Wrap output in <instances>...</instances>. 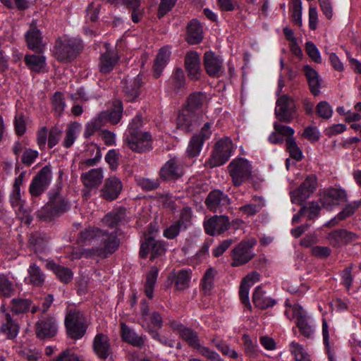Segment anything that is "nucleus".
I'll use <instances>...</instances> for the list:
<instances>
[{"instance_id":"f257e3e1","label":"nucleus","mask_w":361,"mask_h":361,"mask_svg":"<svg viewBox=\"0 0 361 361\" xmlns=\"http://www.w3.org/2000/svg\"><path fill=\"white\" fill-rule=\"evenodd\" d=\"M48 197V202L35 213L39 221L50 222L71 209V202L67 195L62 192L61 186L49 190Z\"/></svg>"},{"instance_id":"f03ea898","label":"nucleus","mask_w":361,"mask_h":361,"mask_svg":"<svg viewBox=\"0 0 361 361\" xmlns=\"http://www.w3.org/2000/svg\"><path fill=\"white\" fill-rule=\"evenodd\" d=\"M82 49L80 39L62 37L56 40L53 54L59 61L69 63L77 57Z\"/></svg>"},{"instance_id":"7ed1b4c3","label":"nucleus","mask_w":361,"mask_h":361,"mask_svg":"<svg viewBox=\"0 0 361 361\" xmlns=\"http://www.w3.org/2000/svg\"><path fill=\"white\" fill-rule=\"evenodd\" d=\"M228 171L235 187H239L252 178V166L244 158L233 159L228 166Z\"/></svg>"},{"instance_id":"20e7f679","label":"nucleus","mask_w":361,"mask_h":361,"mask_svg":"<svg viewBox=\"0 0 361 361\" xmlns=\"http://www.w3.org/2000/svg\"><path fill=\"white\" fill-rule=\"evenodd\" d=\"M65 326L68 336L75 340L81 338L87 328L84 314L76 309L68 312L65 317Z\"/></svg>"},{"instance_id":"39448f33","label":"nucleus","mask_w":361,"mask_h":361,"mask_svg":"<svg viewBox=\"0 0 361 361\" xmlns=\"http://www.w3.org/2000/svg\"><path fill=\"white\" fill-rule=\"evenodd\" d=\"M52 178L51 168L49 165L42 167L33 177L29 186L32 198L40 197L49 186Z\"/></svg>"},{"instance_id":"423d86ee","label":"nucleus","mask_w":361,"mask_h":361,"mask_svg":"<svg viewBox=\"0 0 361 361\" xmlns=\"http://www.w3.org/2000/svg\"><path fill=\"white\" fill-rule=\"evenodd\" d=\"M124 144L132 151L143 153L152 149V138L150 133H139L138 134H126Z\"/></svg>"},{"instance_id":"0eeeda50","label":"nucleus","mask_w":361,"mask_h":361,"mask_svg":"<svg viewBox=\"0 0 361 361\" xmlns=\"http://www.w3.org/2000/svg\"><path fill=\"white\" fill-rule=\"evenodd\" d=\"M317 178L314 174L308 175L300 185L290 192L291 202L300 204L316 190Z\"/></svg>"},{"instance_id":"6e6552de","label":"nucleus","mask_w":361,"mask_h":361,"mask_svg":"<svg viewBox=\"0 0 361 361\" xmlns=\"http://www.w3.org/2000/svg\"><path fill=\"white\" fill-rule=\"evenodd\" d=\"M295 102L288 95L283 94L277 99L275 115L281 122L290 123L295 117Z\"/></svg>"},{"instance_id":"1a4fd4ad","label":"nucleus","mask_w":361,"mask_h":361,"mask_svg":"<svg viewBox=\"0 0 361 361\" xmlns=\"http://www.w3.org/2000/svg\"><path fill=\"white\" fill-rule=\"evenodd\" d=\"M233 149V142L229 137L219 140L215 145V149L210 159L212 166H219L226 163L231 157Z\"/></svg>"},{"instance_id":"9d476101","label":"nucleus","mask_w":361,"mask_h":361,"mask_svg":"<svg viewBox=\"0 0 361 361\" xmlns=\"http://www.w3.org/2000/svg\"><path fill=\"white\" fill-rule=\"evenodd\" d=\"M255 245L254 240L240 242L232 250L231 266L233 267H239L247 264L255 256L252 252V247Z\"/></svg>"},{"instance_id":"9b49d317","label":"nucleus","mask_w":361,"mask_h":361,"mask_svg":"<svg viewBox=\"0 0 361 361\" xmlns=\"http://www.w3.org/2000/svg\"><path fill=\"white\" fill-rule=\"evenodd\" d=\"M123 93L127 102H134L140 94L143 84L142 75L138 74L128 75L123 80Z\"/></svg>"},{"instance_id":"f8f14e48","label":"nucleus","mask_w":361,"mask_h":361,"mask_svg":"<svg viewBox=\"0 0 361 361\" xmlns=\"http://www.w3.org/2000/svg\"><path fill=\"white\" fill-rule=\"evenodd\" d=\"M99 238H101V244L97 249V254L102 258H106L115 252L120 245L116 231L109 233L102 230V234L99 235Z\"/></svg>"},{"instance_id":"ddd939ff","label":"nucleus","mask_w":361,"mask_h":361,"mask_svg":"<svg viewBox=\"0 0 361 361\" xmlns=\"http://www.w3.org/2000/svg\"><path fill=\"white\" fill-rule=\"evenodd\" d=\"M203 63L207 73L210 77L219 78L224 74L223 60L214 52L206 51L204 54Z\"/></svg>"},{"instance_id":"4468645a","label":"nucleus","mask_w":361,"mask_h":361,"mask_svg":"<svg viewBox=\"0 0 361 361\" xmlns=\"http://www.w3.org/2000/svg\"><path fill=\"white\" fill-rule=\"evenodd\" d=\"M57 330L56 319L51 315L42 317L36 323L35 333L37 336L41 339L54 337L56 334Z\"/></svg>"},{"instance_id":"2eb2a0df","label":"nucleus","mask_w":361,"mask_h":361,"mask_svg":"<svg viewBox=\"0 0 361 361\" xmlns=\"http://www.w3.org/2000/svg\"><path fill=\"white\" fill-rule=\"evenodd\" d=\"M122 188L121 180L116 176H111L105 180L99 191V196L106 201L111 202L118 197Z\"/></svg>"},{"instance_id":"dca6fc26","label":"nucleus","mask_w":361,"mask_h":361,"mask_svg":"<svg viewBox=\"0 0 361 361\" xmlns=\"http://www.w3.org/2000/svg\"><path fill=\"white\" fill-rule=\"evenodd\" d=\"M183 166L180 159L173 157L161 168L159 176L164 180H176L183 175Z\"/></svg>"},{"instance_id":"f3484780","label":"nucleus","mask_w":361,"mask_h":361,"mask_svg":"<svg viewBox=\"0 0 361 361\" xmlns=\"http://www.w3.org/2000/svg\"><path fill=\"white\" fill-rule=\"evenodd\" d=\"M184 66L190 80H199L200 79L202 75L200 58L197 51H189L186 53Z\"/></svg>"},{"instance_id":"a211bd4d","label":"nucleus","mask_w":361,"mask_h":361,"mask_svg":"<svg viewBox=\"0 0 361 361\" xmlns=\"http://www.w3.org/2000/svg\"><path fill=\"white\" fill-rule=\"evenodd\" d=\"M165 251L166 249L162 242L157 240L152 237H148L141 244L139 255L141 258H145L150 252V260L153 261L157 257L162 255Z\"/></svg>"},{"instance_id":"6ab92c4d","label":"nucleus","mask_w":361,"mask_h":361,"mask_svg":"<svg viewBox=\"0 0 361 361\" xmlns=\"http://www.w3.org/2000/svg\"><path fill=\"white\" fill-rule=\"evenodd\" d=\"M229 225V219L224 215L214 216L204 222L206 233L212 236L223 233L228 230Z\"/></svg>"},{"instance_id":"aec40b11","label":"nucleus","mask_w":361,"mask_h":361,"mask_svg":"<svg viewBox=\"0 0 361 361\" xmlns=\"http://www.w3.org/2000/svg\"><path fill=\"white\" fill-rule=\"evenodd\" d=\"M123 106L121 100H114L112 104V109L100 112L97 118L103 126L107 123L116 125L123 116Z\"/></svg>"},{"instance_id":"412c9836","label":"nucleus","mask_w":361,"mask_h":361,"mask_svg":"<svg viewBox=\"0 0 361 361\" xmlns=\"http://www.w3.org/2000/svg\"><path fill=\"white\" fill-rule=\"evenodd\" d=\"M347 202V194L345 190L331 188L324 192L321 203L322 207L328 210L332 209L333 207L338 205L340 202Z\"/></svg>"},{"instance_id":"4be33fe9","label":"nucleus","mask_w":361,"mask_h":361,"mask_svg":"<svg viewBox=\"0 0 361 361\" xmlns=\"http://www.w3.org/2000/svg\"><path fill=\"white\" fill-rule=\"evenodd\" d=\"M205 204L207 208L214 212H221L224 207L230 204V199L220 190H213L210 192L206 198Z\"/></svg>"},{"instance_id":"5701e85b","label":"nucleus","mask_w":361,"mask_h":361,"mask_svg":"<svg viewBox=\"0 0 361 361\" xmlns=\"http://www.w3.org/2000/svg\"><path fill=\"white\" fill-rule=\"evenodd\" d=\"M25 37L27 47L30 49L38 54L44 51V44L43 43L42 33L37 27L31 25Z\"/></svg>"},{"instance_id":"b1692460","label":"nucleus","mask_w":361,"mask_h":361,"mask_svg":"<svg viewBox=\"0 0 361 361\" xmlns=\"http://www.w3.org/2000/svg\"><path fill=\"white\" fill-rule=\"evenodd\" d=\"M293 314L297 318L296 324L300 332L306 338H312L314 334L313 327L309 324L307 316L302 307L294 305Z\"/></svg>"},{"instance_id":"393cba45","label":"nucleus","mask_w":361,"mask_h":361,"mask_svg":"<svg viewBox=\"0 0 361 361\" xmlns=\"http://www.w3.org/2000/svg\"><path fill=\"white\" fill-rule=\"evenodd\" d=\"M93 350L99 359L106 360L111 353L108 336L104 334H97L93 341Z\"/></svg>"},{"instance_id":"a878e982","label":"nucleus","mask_w":361,"mask_h":361,"mask_svg":"<svg viewBox=\"0 0 361 361\" xmlns=\"http://www.w3.org/2000/svg\"><path fill=\"white\" fill-rule=\"evenodd\" d=\"M0 311L4 314V322L1 326V332L4 333L8 339L16 338L19 331L18 324L12 319L10 313L6 312L5 305H1Z\"/></svg>"},{"instance_id":"bb28decb","label":"nucleus","mask_w":361,"mask_h":361,"mask_svg":"<svg viewBox=\"0 0 361 361\" xmlns=\"http://www.w3.org/2000/svg\"><path fill=\"white\" fill-rule=\"evenodd\" d=\"M104 176L102 168H96L82 173L80 179L84 186L89 190L97 188L102 182Z\"/></svg>"},{"instance_id":"cd10ccee","label":"nucleus","mask_w":361,"mask_h":361,"mask_svg":"<svg viewBox=\"0 0 361 361\" xmlns=\"http://www.w3.org/2000/svg\"><path fill=\"white\" fill-rule=\"evenodd\" d=\"M121 335L123 341L135 347L142 348L145 345V336H139L124 323L121 324Z\"/></svg>"},{"instance_id":"c85d7f7f","label":"nucleus","mask_w":361,"mask_h":361,"mask_svg":"<svg viewBox=\"0 0 361 361\" xmlns=\"http://www.w3.org/2000/svg\"><path fill=\"white\" fill-rule=\"evenodd\" d=\"M196 113L190 108L184 107L178 112L176 123L177 128L185 131H190L192 123L195 121Z\"/></svg>"},{"instance_id":"c756f323","label":"nucleus","mask_w":361,"mask_h":361,"mask_svg":"<svg viewBox=\"0 0 361 361\" xmlns=\"http://www.w3.org/2000/svg\"><path fill=\"white\" fill-rule=\"evenodd\" d=\"M202 39V27L197 20L192 19L187 25L185 39L190 44H197Z\"/></svg>"},{"instance_id":"7c9ffc66","label":"nucleus","mask_w":361,"mask_h":361,"mask_svg":"<svg viewBox=\"0 0 361 361\" xmlns=\"http://www.w3.org/2000/svg\"><path fill=\"white\" fill-rule=\"evenodd\" d=\"M119 57L117 54L107 51L99 57L98 67L102 74L110 73L118 63Z\"/></svg>"},{"instance_id":"2f4dec72","label":"nucleus","mask_w":361,"mask_h":361,"mask_svg":"<svg viewBox=\"0 0 361 361\" xmlns=\"http://www.w3.org/2000/svg\"><path fill=\"white\" fill-rule=\"evenodd\" d=\"M25 171H22L20 175L16 178L13 184V190L10 195V202L13 207H18L20 209L25 203V201L21 198L20 186L23 183V180L25 176Z\"/></svg>"},{"instance_id":"473e14b6","label":"nucleus","mask_w":361,"mask_h":361,"mask_svg":"<svg viewBox=\"0 0 361 361\" xmlns=\"http://www.w3.org/2000/svg\"><path fill=\"white\" fill-rule=\"evenodd\" d=\"M170 55L171 52L167 47H162L159 49L153 66L154 75L156 78L161 75L169 60Z\"/></svg>"},{"instance_id":"72a5a7b5","label":"nucleus","mask_w":361,"mask_h":361,"mask_svg":"<svg viewBox=\"0 0 361 361\" xmlns=\"http://www.w3.org/2000/svg\"><path fill=\"white\" fill-rule=\"evenodd\" d=\"M264 291L260 286L255 288L252 294V302L256 307L265 310L269 307H273L276 303V300L267 298L264 295Z\"/></svg>"},{"instance_id":"f704fd0d","label":"nucleus","mask_w":361,"mask_h":361,"mask_svg":"<svg viewBox=\"0 0 361 361\" xmlns=\"http://www.w3.org/2000/svg\"><path fill=\"white\" fill-rule=\"evenodd\" d=\"M177 330L179 332L180 336L190 346L196 348L200 347V343L198 337V334L190 328L184 326L183 325H178Z\"/></svg>"},{"instance_id":"c9c22d12","label":"nucleus","mask_w":361,"mask_h":361,"mask_svg":"<svg viewBox=\"0 0 361 361\" xmlns=\"http://www.w3.org/2000/svg\"><path fill=\"white\" fill-rule=\"evenodd\" d=\"M126 216V209L124 207H118L107 214L103 221L110 228H114L121 224Z\"/></svg>"},{"instance_id":"e433bc0d","label":"nucleus","mask_w":361,"mask_h":361,"mask_svg":"<svg viewBox=\"0 0 361 361\" xmlns=\"http://www.w3.org/2000/svg\"><path fill=\"white\" fill-rule=\"evenodd\" d=\"M47 267L54 271L62 283H68L72 281L73 274L69 268L57 264L54 262H48Z\"/></svg>"},{"instance_id":"4c0bfd02","label":"nucleus","mask_w":361,"mask_h":361,"mask_svg":"<svg viewBox=\"0 0 361 361\" xmlns=\"http://www.w3.org/2000/svg\"><path fill=\"white\" fill-rule=\"evenodd\" d=\"M47 241V237L44 233L35 232L30 235L28 240V246L35 252H42L46 247Z\"/></svg>"},{"instance_id":"58836bf2","label":"nucleus","mask_w":361,"mask_h":361,"mask_svg":"<svg viewBox=\"0 0 361 361\" xmlns=\"http://www.w3.org/2000/svg\"><path fill=\"white\" fill-rule=\"evenodd\" d=\"M329 238L338 243H348L357 240L358 236L355 233L345 229H337L329 233Z\"/></svg>"},{"instance_id":"ea45409f","label":"nucleus","mask_w":361,"mask_h":361,"mask_svg":"<svg viewBox=\"0 0 361 361\" xmlns=\"http://www.w3.org/2000/svg\"><path fill=\"white\" fill-rule=\"evenodd\" d=\"M28 271V280L30 283L35 286H41L45 281V275L36 264L30 265Z\"/></svg>"},{"instance_id":"a19ab883","label":"nucleus","mask_w":361,"mask_h":361,"mask_svg":"<svg viewBox=\"0 0 361 361\" xmlns=\"http://www.w3.org/2000/svg\"><path fill=\"white\" fill-rule=\"evenodd\" d=\"M32 303L30 299L16 298L11 301V310L16 314H25L30 310Z\"/></svg>"},{"instance_id":"79ce46f5","label":"nucleus","mask_w":361,"mask_h":361,"mask_svg":"<svg viewBox=\"0 0 361 361\" xmlns=\"http://www.w3.org/2000/svg\"><path fill=\"white\" fill-rule=\"evenodd\" d=\"M24 61L27 67L35 72H39L46 63V58L42 55H26Z\"/></svg>"},{"instance_id":"37998d69","label":"nucleus","mask_w":361,"mask_h":361,"mask_svg":"<svg viewBox=\"0 0 361 361\" xmlns=\"http://www.w3.org/2000/svg\"><path fill=\"white\" fill-rule=\"evenodd\" d=\"M159 270L156 267H151L146 276L145 283V293L149 299L153 298L154 287L157 282Z\"/></svg>"},{"instance_id":"c03bdc74","label":"nucleus","mask_w":361,"mask_h":361,"mask_svg":"<svg viewBox=\"0 0 361 361\" xmlns=\"http://www.w3.org/2000/svg\"><path fill=\"white\" fill-rule=\"evenodd\" d=\"M15 292L13 282L6 274L0 273V296L8 298L13 296Z\"/></svg>"},{"instance_id":"a18cd8bd","label":"nucleus","mask_w":361,"mask_h":361,"mask_svg":"<svg viewBox=\"0 0 361 361\" xmlns=\"http://www.w3.org/2000/svg\"><path fill=\"white\" fill-rule=\"evenodd\" d=\"M204 141H203V139L199 136V135H193L188 144V148H187V155L190 158H193L199 155L203 143Z\"/></svg>"},{"instance_id":"49530a36","label":"nucleus","mask_w":361,"mask_h":361,"mask_svg":"<svg viewBox=\"0 0 361 361\" xmlns=\"http://www.w3.org/2000/svg\"><path fill=\"white\" fill-rule=\"evenodd\" d=\"M171 82L173 90L176 92L184 88L185 85V76L182 68H176L174 70L171 77Z\"/></svg>"},{"instance_id":"de8ad7c7","label":"nucleus","mask_w":361,"mask_h":361,"mask_svg":"<svg viewBox=\"0 0 361 361\" xmlns=\"http://www.w3.org/2000/svg\"><path fill=\"white\" fill-rule=\"evenodd\" d=\"M286 147L290 157L297 161H300L303 159V154L298 147L294 137H286Z\"/></svg>"},{"instance_id":"09e8293b","label":"nucleus","mask_w":361,"mask_h":361,"mask_svg":"<svg viewBox=\"0 0 361 361\" xmlns=\"http://www.w3.org/2000/svg\"><path fill=\"white\" fill-rule=\"evenodd\" d=\"M102 234V230L97 228H88L80 231L78 235V241L81 243H87L94 238H99Z\"/></svg>"},{"instance_id":"8fccbe9b","label":"nucleus","mask_w":361,"mask_h":361,"mask_svg":"<svg viewBox=\"0 0 361 361\" xmlns=\"http://www.w3.org/2000/svg\"><path fill=\"white\" fill-rule=\"evenodd\" d=\"M190 281V272L188 270H180L174 276L173 283L178 290H183L188 287Z\"/></svg>"},{"instance_id":"3c124183","label":"nucleus","mask_w":361,"mask_h":361,"mask_svg":"<svg viewBox=\"0 0 361 361\" xmlns=\"http://www.w3.org/2000/svg\"><path fill=\"white\" fill-rule=\"evenodd\" d=\"M88 151H91L92 152L96 151V154L94 158L87 159L80 162L79 168L82 170H85L87 167L95 166L102 157L100 148L96 145L92 144L89 147Z\"/></svg>"},{"instance_id":"603ef678","label":"nucleus","mask_w":361,"mask_h":361,"mask_svg":"<svg viewBox=\"0 0 361 361\" xmlns=\"http://www.w3.org/2000/svg\"><path fill=\"white\" fill-rule=\"evenodd\" d=\"M216 271L213 268L208 269L202 279V287L205 294H209L214 286V279Z\"/></svg>"},{"instance_id":"864d4df0","label":"nucleus","mask_w":361,"mask_h":361,"mask_svg":"<svg viewBox=\"0 0 361 361\" xmlns=\"http://www.w3.org/2000/svg\"><path fill=\"white\" fill-rule=\"evenodd\" d=\"M51 106L55 113L60 116L66 106L65 99L63 93L56 92L51 99Z\"/></svg>"},{"instance_id":"5fc2aeb1","label":"nucleus","mask_w":361,"mask_h":361,"mask_svg":"<svg viewBox=\"0 0 361 361\" xmlns=\"http://www.w3.org/2000/svg\"><path fill=\"white\" fill-rule=\"evenodd\" d=\"M290 350L296 361H311L305 349L299 343L292 342L290 345Z\"/></svg>"},{"instance_id":"6e6d98bb","label":"nucleus","mask_w":361,"mask_h":361,"mask_svg":"<svg viewBox=\"0 0 361 361\" xmlns=\"http://www.w3.org/2000/svg\"><path fill=\"white\" fill-rule=\"evenodd\" d=\"M144 121L140 114H137L129 123L126 134H138L139 133H145L142 130L144 126Z\"/></svg>"},{"instance_id":"4d7b16f0","label":"nucleus","mask_w":361,"mask_h":361,"mask_svg":"<svg viewBox=\"0 0 361 361\" xmlns=\"http://www.w3.org/2000/svg\"><path fill=\"white\" fill-rule=\"evenodd\" d=\"M205 97L202 92H195L191 94L188 98V104L185 108H190L195 111V109L202 106Z\"/></svg>"},{"instance_id":"13d9d810","label":"nucleus","mask_w":361,"mask_h":361,"mask_svg":"<svg viewBox=\"0 0 361 361\" xmlns=\"http://www.w3.org/2000/svg\"><path fill=\"white\" fill-rule=\"evenodd\" d=\"M254 198L255 201L258 200L259 202L257 204H248L242 206L240 207V211L247 216L255 215L259 212L264 206L262 199L259 197H255Z\"/></svg>"},{"instance_id":"bf43d9fd","label":"nucleus","mask_w":361,"mask_h":361,"mask_svg":"<svg viewBox=\"0 0 361 361\" xmlns=\"http://www.w3.org/2000/svg\"><path fill=\"white\" fill-rule=\"evenodd\" d=\"M192 210L190 207H184L180 214V218L176 222L185 230L191 224L192 219Z\"/></svg>"},{"instance_id":"052dcab7","label":"nucleus","mask_w":361,"mask_h":361,"mask_svg":"<svg viewBox=\"0 0 361 361\" xmlns=\"http://www.w3.org/2000/svg\"><path fill=\"white\" fill-rule=\"evenodd\" d=\"M102 126H104L102 124L101 121L97 116L90 122L87 123L85 126L84 137L87 139L90 138V137L93 135L97 130H100Z\"/></svg>"},{"instance_id":"680f3d73","label":"nucleus","mask_w":361,"mask_h":361,"mask_svg":"<svg viewBox=\"0 0 361 361\" xmlns=\"http://www.w3.org/2000/svg\"><path fill=\"white\" fill-rule=\"evenodd\" d=\"M316 111L319 116L324 119L330 118L333 114L332 107L326 101H322L317 104L316 106Z\"/></svg>"},{"instance_id":"e2e57ef3","label":"nucleus","mask_w":361,"mask_h":361,"mask_svg":"<svg viewBox=\"0 0 361 361\" xmlns=\"http://www.w3.org/2000/svg\"><path fill=\"white\" fill-rule=\"evenodd\" d=\"M305 50L309 56V57L315 63H322V58L320 53L315 46V44L311 42L308 41L305 44Z\"/></svg>"},{"instance_id":"0e129e2a","label":"nucleus","mask_w":361,"mask_h":361,"mask_svg":"<svg viewBox=\"0 0 361 361\" xmlns=\"http://www.w3.org/2000/svg\"><path fill=\"white\" fill-rule=\"evenodd\" d=\"M121 157L118 150L112 149L109 150L105 156V161L109 165L111 169L115 170L118 166V160Z\"/></svg>"},{"instance_id":"69168bd1","label":"nucleus","mask_w":361,"mask_h":361,"mask_svg":"<svg viewBox=\"0 0 361 361\" xmlns=\"http://www.w3.org/2000/svg\"><path fill=\"white\" fill-rule=\"evenodd\" d=\"M361 205V201L354 202L353 203L347 204L345 208L339 212L338 219L344 220L346 218L352 216L356 209H357Z\"/></svg>"},{"instance_id":"338daca9","label":"nucleus","mask_w":361,"mask_h":361,"mask_svg":"<svg viewBox=\"0 0 361 361\" xmlns=\"http://www.w3.org/2000/svg\"><path fill=\"white\" fill-rule=\"evenodd\" d=\"M175 0H161L159 5L157 17L159 18H163L167 13H169L176 4Z\"/></svg>"},{"instance_id":"774afa93","label":"nucleus","mask_w":361,"mask_h":361,"mask_svg":"<svg viewBox=\"0 0 361 361\" xmlns=\"http://www.w3.org/2000/svg\"><path fill=\"white\" fill-rule=\"evenodd\" d=\"M54 361H84L70 350L63 351Z\"/></svg>"}]
</instances>
